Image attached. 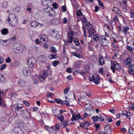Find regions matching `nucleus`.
<instances>
[{"mask_svg": "<svg viewBox=\"0 0 134 134\" xmlns=\"http://www.w3.org/2000/svg\"><path fill=\"white\" fill-rule=\"evenodd\" d=\"M8 20L9 23L12 27L15 26L18 23V18L14 14L9 15Z\"/></svg>", "mask_w": 134, "mask_h": 134, "instance_id": "nucleus-1", "label": "nucleus"}, {"mask_svg": "<svg viewBox=\"0 0 134 134\" xmlns=\"http://www.w3.org/2000/svg\"><path fill=\"white\" fill-rule=\"evenodd\" d=\"M24 49V46L20 44H16V46L13 48L14 52L18 54L22 52Z\"/></svg>", "mask_w": 134, "mask_h": 134, "instance_id": "nucleus-2", "label": "nucleus"}, {"mask_svg": "<svg viewBox=\"0 0 134 134\" xmlns=\"http://www.w3.org/2000/svg\"><path fill=\"white\" fill-rule=\"evenodd\" d=\"M36 61L34 58L31 57L28 59L27 62L28 65L30 67H32L36 64Z\"/></svg>", "mask_w": 134, "mask_h": 134, "instance_id": "nucleus-3", "label": "nucleus"}, {"mask_svg": "<svg viewBox=\"0 0 134 134\" xmlns=\"http://www.w3.org/2000/svg\"><path fill=\"white\" fill-rule=\"evenodd\" d=\"M48 76V74L46 71H42L41 73L38 77L39 80L41 81H43L45 80Z\"/></svg>", "mask_w": 134, "mask_h": 134, "instance_id": "nucleus-4", "label": "nucleus"}, {"mask_svg": "<svg viewBox=\"0 0 134 134\" xmlns=\"http://www.w3.org/2000/svg\"><path fill=\"white\" fill-rule=\"evenodd\" d=\"M85 107L86 112H87L88 113H90L92 112L93 110L92 105L91 104H87L85 105Z\"/></svg>", "mask_w": 134, "mask_h": 134, "instance_id": "nucleus-5", "label": "nucleus"}, {"mask_svg": "<svg viewBox=\"0 0 134 134\" xmlns=\"http://www.w3.org/2000/svg\"><path fill=\"white\" fill-rule=\"evenodd\" d=\"M100 43L103 46H107L108 44V41L105 36H102L101 38Z\"/></svg>", "mask_w": 134, "mask_h": 134, "instance_id": "nucleus-6", "label": "nucleus"}, {"mask_svg": "<svg viewBox=\"0 0 134 134\" xmlns=\"http://www.w3.org/2000/svg\"><path fill=\"white\" fill-rule=\"evenodd\" d=\"M22 70L23 74L25 76H29L30 75V71L29 67H24L23 68Z\"/></svg>", "mask_w": 134, "mask_h": 134, "instance_id": "nucleus-7", "label": "nucleus"}, {"mask_svg": "<svg viewBox=\"0 0 134 134\" xmlns=\"http://www.w3.org/2000/svg\"><path fill=\"white\" fill-rule=\"evenodd\" d=\"M53 2L51 0H42V4L44 6H51Z\"/></svg>", "mask_w": 134, "mask_h": 134, "instance_id": "nucleus-8", "label": "nucleus"}, {"mask_svg": "<svg viewBox=\"0 0 134 134\" xmlns=\"http://www.w3.org/2000/svg\"><path fill=\"white\" fill-rule=\"evenodd\" d=\"M128 68L129 70L128 71L129 73L131 75L134 74V71L133 70L134 66L133 65L132 63H131L128 67Z\"/></svg>", "mask_w": 134, "mask_h": 134, "instance_id": "nucleus-9", "label": "nucleus"}, {"mask_svg": "<svg viewBox=\"0 0 134 134\" xmlns=\"http://www.w3.org/2000/svg\"><path fill=\"white\" fill-rule=\"evenodd\" d=\"M73 40V32H70L68 34V42L70 43L72 42Z\"/></svg>", "mask_w": 134, "mask_h": 134, "instance_id": "nucleus-10", "label": "nucleus"}, {"mask_svg": "<svg viewBox=\"0 0 134 134\" xmlns=\"http://www.w3.org/2000/svg\"><path fill=\"white\" fill-rule=\"evenodd\" d=\"M22 113L23 114L24 116L26 118H29L30 116L29 113L26 110L22 109L20 110Z\"/></svg>", "mask_w": 134, "mask_h": 134, "instance_id": "nucleus-11", "label": "nucleus"}, {"mask_svg": "<svg viewBox=\"0 0 134 134\" xmlns=\"http://www.w3.org/2000/svg\"><path fill=\"white\" fill-rule=\"evenodd\" d=\"M44 10L46 13L50 15H51L52 14V13L54 12L53 8L49 7L46 8Z\"/></svg>", "mask_w": 134, "mask_h": 134, "instance_id": "nucleus-12", "label": "nucleus"}, {"mask_svg": "<svg viewBox=\"0 0 134 134\" xmlns=\"http://www.w3.org/2000/svg\"><path fill=\"white\" fill-rule=\"evenodd\" d=\"M104 131L105 132L110 134L112 132V130L111 127L109 126L106 125L104 128Z\"/></svg>", "mask_w": 134, "mask_h": 134, "instance_id": "nucleus-13", "label": "nucleus"}, {"mask_svg": "<svg viewBox=\"0 0 134 134\" xmlns=\"http://www.w3.org/2000/svg\"><path fill=\"white\" fill-rule=\"evenodd\" d=\"M38 24V21H34L31 23L30 26L33 28H37Z\"/></svg>", "mask_w": 134, "mask_h": 134, "instance_id": "nucleus-14", "label": "nucleus"}, {"mask_svg": "<svg viewBox=\"0 0 134 134\" xmlns=\"http://www.w3.org/2000/svg\"><path fill=\"white\" fill-rule=\"evenodd\" d=\"M113 65L115 68L118 70L120 71L121 69V67L120 65L116 62L114 61Z\"/></svg>", "mask_w": 134, "mask_h": 134, "instance_id": "nucleus-15", "label": "nucleus"}, {"mask_svg": "<svg viewBox=\"0 0 134 134\" xmlns=\"http://www.w3.org/2000/svg\"><path fill=\"white\" fill-rule=\"evenodd\" d=\"M65 98L66 100L64 101L61 100H60V103L63 104V103H64L67 105H69L70 104L69 103L70 101L66 97H65Z\"/></svg>", "mask_w": 134, "mask_h": 134, "instance_id": "nucleus-16", "label": "nucleus"}, {"mask_svg": "<svg viewBox=\"0 0 134 134\" xmlns=\"http://www.w3.org/2000/svg\"><path fill=\"white\" fill-rule=\"evenodd\" d=\"M18 82L19 85L22 87H24L26 85L25 82L23 80L20 79L18 81Z\"/></svg>", "mask_w": 134, "mask_h": 134, "instance_id": "nucleus-17", "label": "nucleus"}, {"mask_svg": "<svg viewBox=\"0 0 134 134\" xmlns=\"http://www.w3.org/2000/svg\"><path fill=\"white\" fill-rule=\"evenodd\" d=\"M87 31L89 34L90 35H92L95 32L94 30L91 27L88 28Z\"/></svg>", "mask_w": 134, "mask_h": 134, "instance_id": "nucleus-18", "label": "nucleus"}, {"mask_svg": "<svg viewBox=\"0 0 134 134\" xmlns=\"http://www.w3.org/2000/svg\"><path fill=\"white\" fill-rule=\"evenodd\" d=\"M131 59L129 57L126 58L124 60V64L125 65H127L131 62Z\"/></svg>", "mask_w": 134, "mask_h": 134, "instance_id": "nucleus-19", "label": "nucleus"}, {"mask_svg": "<svg viewBox=\"0 0 134 134\" xmlns=\"http://www.w3.org/2000/svg\"><path fill=\"white\" fill-rule=\"evenodd\" d=\"M81 117L80 115H77L76 116H75V115L74 114L72 115V118L71 119V120L73 121L75 120H77L79 119Z\"/></svg>", "mask_w": 134, "mask_h": 134, "instance_id": "nucleus-20", "label": "nucleus"}, {"mask_svg": "<svg viewBox=\"0 0 134 134\" xmlns=\"http://www.w3.org/2000/svg\"><path fill=\"white\" fill-rule=\"evenodd\" d=\"M20 64L19 62L18 61H15L11 63L10 65L12 67H15L18 66Z\"/></svg>", "mask_w": 134, "mask_h": 134, "instance_id": "nucleus-21", "label": "nucleus"}, {"mask_svg": "<svg viewBox=\"0 0 134 134\" xmlns=\"http://www.w3.org/2000/svg\"><path fill=\"white\" fill-rule=\"evenodd\" d=\"M47 57L45 55H42L40 56L41 61L45 62L47 60Z\"/></svg>", "mask_w": 134, "mask_h": 134, "instance_id": "nucleus-22", "label": "nucleus"}, {"mask_svg": "<svg viewBox=\"0 0 134 134\" xmlns=\"http://www.w3.org/2000/svg\"><path fill=\"white\" fill-rule=\"evenodd\" d=\"M5 81V79L4 76L2 74H0V82L2 83H3Z\"/></svg>", "mask_w": 134, "mask_h": 134, "instance_id": "nucleus-23", "label": "nucleus"}, {"mask_svg": "<svg viewBox=\"0 0 134 134\" xmlns=\"http://www.w3.org/2000/svg\"><path fill=\"white\" fill-rule=\"evenodd\" d=\"M86 95L88 97H90L92 96V94L91 92L89 90H87L85 93Z\"/></svg>", "mask_w": 134, "mask_h": 134, "instance_id": "nucleus-24", "label": "nucleus"}, {"mask_svg": "<svg viewBox=\"0 0 134 134\" xmlns=\"http://www.w3.org/2000/svg\"><path fill=\"white\" fill-rule=\"evenodd\" d=\"M99 62L100 65H102L105 64L104 60L102 58L100 57L99 59Z\"/></svg>", "mask_w": 134, "mask_h": 134, "instance_id": "nucleus-25", "label": "nucleus"}, {"mask_svg": "<svg viewBox=\"0 0 134 134\" xmlns=\"http://www.w3.org/2000/svg\"><path fill=\"white\" fill-rule=\"evenodd\" d=\"M46 36L45 35H43L40 39L41 42H45L46 41Z\"/></svg>", "mask_w": 134, "mask_h": 134, "instance_id": "nucleus-26", "label": "nucleus"}, {"mask_svg": "<svg viewBox=\"0 0 134 134\" xmlns=\"http://www.w3.org/2000/svg\"><path fill=\"white\" fill-rule=\"evenodd\" d=\"M57 117L61 121H63L64 119V116L60 114H58L57 115Z\"/></svg>", "mask_w": 134, "mask_h": 134, "instance_id": "nucleus-27", "label": "nucleus"}, {"mask_svg": "<svg viewBox=\"0 0 134 134\" xmlns=\"http://www.w3.org/2000/svg\"><path fill=\"white\" fill-rule=\"evenodd\" d=\"M2 34L5 35L8 34V30L5 28L3 29L2 30Z\"/></svg>", "mask_w": 134, "mask_h": 134, "instance_id": "nucleus-28", "label": "nucleus"}, {"mask_svg": "<svg viewBox=\"0 0 134 134\" xmlns=\"http://www.w3.org/2000/svg\"><path fill=\"white\" fill-rule=\"evenodd\" d=\"M93 81H94L96 84H98L100 82L99 78L97 77H96L94 80H93Z\"/></svg>", "mask_w": 134, "mask_h": 134, "instance_id": "nucleus-29", "label": "nucleus"}, {"mask_svg": "<svg viewBox=\"0 0 134 134\" xmlns=\"http://www.w3.org/2000/svg\"><path fill=\"white\" fill-rule=\"evenodd\" d=\"M7 40H0V42L2 45L4 46H7Z\"/></svg>", "mask_w": 134, "mask_h": 134, "instance_id": "nucleus-30", "label": "nucleus"}, {"mask_svg": "<svg viewBox=\"0 0 134 134\" xmlns=\"http://www.w3.org/2000/svg\"><path fill=\"white\" fill-rule=\"evenodd\" d=\"M129 29L128 26H126L124 27V29L123 30V32L125 35H126L127 34V31Z\"/></svg>", "mask_w": 134, "mask_h": 134, "instance_id": "nucleus-31", "label": "nucleus"}, {"mask_svg": "<svg viewBox=\"0 0 134 134\" xmlns=\"http://www.w3.org/2000/svg\"><path fill=\"white\" fill-rule=\"evenodd\" d=\"M102 102L101 101H99L97 102L96 105L97 106L99 107H102L104 105V103H102Z\"/></svg>", "mask_w": 134, "mask_h": 134, "instance_id": "nucleus-32", "label": "nucleus"}, {"mask_svg": "<svg viewBox=\"0 0 134 134\" xmlns=\"http://www.w3.org/2000/svg\"><path fill=\"white\" fill-rule=\"evenodd\" d=\"M113 11H114L117 14H119V10L118 8L116 7H114L113 9Z\"/></svg>", "mask_w": 134, "mask_h": 134, "instance_id": "nucleus-33", "label": "nucleus"}, {"mask_svg": "<svg viewBox=\"0 0 134 134\" xmlns=\"http://www.w3.org/2000/svg\"><path fill=\"white\" fill-rule=\"evenodd\" d=\"M93 121H98L99 120L98 116H94L92 118Z\"/></svg>", "mask_w": 134, "mask_h": 134, "instance_id": "nucleus-34", "label": "nucleus"}, {"mask_svg": "<svg viewBox=\"0 0 134 134\" xmlns=\"http://www.w3.org/2000/svg\"><path fill=\"white\" fill-rule=\"evenodd\" d=\"M50 51L53 53L56 52L57 51L56 48L53 47H52L50 48Z\"/></svg>", "mask_w": 134, "mask_h": 134, "instance_id": "nucleus-35", "label": "nucleus"}, {"mask_svg": "<svg viewBox=\"0 0 134 134\" xmlns=\"http://www.w3.org/2000/svg\"><path fill=\"white\" fill-rule=\"evenodd\" d=\"M93 39L95 41H97L99 38V37L97 34H95L93 36Z\"/></svg>", "mask_w": 134, "mask_h": 134, "instance_id": "nucleus-36", "label": "nucleus"}, {"mask_svg": "<svg viewBox=\"0 0 134 134\" xmlns=\"http://www.w3.org/2000/svg\"><path fill=\"white\" fill-rule=\"evenodd\" d=\"M15 9L16 12H19L21 11V7L19 6H16L15 8Z\"/></svg>", "mask_w": 134, "mask_h": 134, "instance_id": "nucleus-37", "label": "nucleus"}, {"mask_svg": "<svg viewBox=\"0 0 134 134\" xmlns=\"http://www.w3.org/2000/svg\"><path fill=\"white\" fill-rule=\"evenodd\" d=\"M76 14L79 16H81L82 14V13L81 10H79L77 11Z\"/></svg>", "mask_w": 134, "mask_h": 134, "instance_id": "nucleus-38", "label": "nucleus"}, {"mask_svg": "<svg viewBox=\"0 0 134 134\" xmlns=\"http://www.w3.org/2000/svg\"><path fill=\"white\" fill-rule=\"evenodd\" d=\"M94 76L93 75H91L89 77V80L91 81H93L95 79Z\"/></svg>", "mask_w": 134, "mask_h": 134, "instance_id": "nucleus-39", "label": "nucleus"}, {"mask_svg": "<svg viewBox=\"0 0 134 134\" xmlns=\"http://www.w3.org/2000/svg\"><path fill=\"white\" fill-rule=\"evenodd\" d=\"M59 62L58 61L55 60L52 62V64L54 66H56L57 65Z\"/></svg>", "mask_w": 134, "mask_h": 134, "instance_id": "nucleus-40", "label": "nucleus"}, {"mask_svg": "<svg viewBox=\"0 0 134 134\" xmlns=\"http://www.w3.org/2000/svg\"><path fill=\"white\" fill-rule=\"evenodd\" d=\"M80 126L83 127V128H85V129H87L88 128L87 127V126H86L85 124L84 123H81L80 124Z\"/></svg>", "mask_w": 134, "mask_h": 134, "instance_id": "nucleus-41", "label": "nucleus"}, {"mask_svg": "<svg viewBox=\"0 0 134 134\" xmlns=\"http://www.w3.org/2000/svg\"><path fill=\"white\" fill-rule=\"evenodd\" d=\"M70 89V87L69 86H67L66 89L65 90H64V93L65 94H66L67 93L68 91Z\"/></svg>", "mask_w": 134, "mask_h": 134, "instance_id": "nucleus-42", "label": "nucleus"}, {"mask_svg": "<svg viewBox=\"0 0 134 134\" xmlns=\"http://www.w3.org/2000/svg\"><path fill=\"white\" fill-rule=\"evenodd\" d=\"M55 55L52 54H51L49 55V59H52L55 58Z\"/></svg>", "mask_w": 134, "mask_h": 134, "instance_id": "nucleus-43", "label": "nucleus"}, {"mask_svg": "<svg viewBox=\"0 0 134 134\" xmlns=\"http://www.w3.org/2000/svg\"><path fill=\"white\" fill-rule=\"evenodd\" d=\"M5 61L7 63H9L11 62V60L10 57H8L5 60Z\"/></svg>", "mask_w": 134, "mask_h": 134, "instance_id": "nucleus-44", "label": "nucleus"}, {"mask_svg": "<svg viewBox=\"0 0 134 134\" xmlns=\"http://www.w3.org/2000/svg\"><path fill=\"white\" fill-rule=\"evenodd\" d=\"M52 6L55 9H57L58 8V6L57 4L56 3H52Z\"/></svg>", "mask_w": 134, "mask_h": 134, "instance_id": "nucleus-45", "label": "nucleus"}, {"mask_svg": "<svg viewBox=\"0 0 134 134\" xmlns=\"http://www.w3.org/2000/svg\"><path fill=\"white\" fill-rule=\"evenodd\" d=\"M53 94L49 92H48L47 93V98H48L49 97H52V96Z\"/></svg>", "mask_w": 134, "mask_h": 134, "instance_id": "nucleus-46", "label": "nucleus"}, {"mask_svg": "<svg viewBox=\"0 0 134 134\" xmlns=\"http://www.w3.org/2000/svg\"><path fill=\"white\" fill-rule=\"evenodd\" d=\"M6 65L5 64H4L1 67L0 70L2 71L3 69H5L6 68Z\"/></svg>", "mask_w": 134, "mask_h": 134, "instance_id": "nucleus-47", "label": "nucleus"}, {"mask_svg": "<svg viewBox=\"0 0 134 134\" xmlns=\"http://www.w3.org/2000/svg\"><path fill=\"white\" fill-rule=\"evenodd\" d=\"M44 26V25L42 23H40L38 22V24L37 25V27L38 26L39 28L42 27Z\"/></svg>", "mask_w": 134, "mask_h": 134, "instance_id": "nucleus-48", "label": "nucleus"}, {"mask_svg": "<svg viewBox=\"0 0 134 134\" xmlns=\"http://www.w3.org/2000/svg\"><path fill=\"white\" fill-rule=\"evenodd\" d=\"M23 107H19L18 106H16L15 107V109H17L19 111H20V110L23 109Z\"/></svg>", "mask_w": 134, "mask_h": 134, "instance_id": "nucleus-49", "label": "nucleus"}, {"mask_svg": "<svg viewBox=\"0 0 134 134\" xmlns=\"http://www.w3.org/2000/svg\"><path fill=\"white\" fill-rule=\"evenodd\" d=\"M99 119H100V121H103L104 120V117L101 115H99L98 116Z\"/></svg>", "mask_w": 134, "mask_h": 134, "instance_id": "nucleus-50", "label": "nucleus"}, {"mask_svg": "<svg viewBox=\"0 0 134 134\" xmlns=\"http://www.w3.org/2000/svg\"><path fill=\"white\" fill-rule=\"evenodd\" d=\"M88 114L86 113H86H85V114L83 115V118H85L86 117H87L88 115H90V114L89 113H88Z\"/></svg>", "mask_w": 134, "mask_h": 134, "instance_id": "nucleus-51", "label": "nucleus"}, {"mask_svg": "<svg viewBox=\"0 0 134 134\" xmlns=\"http://www.w3.org/2000/svg\"><path fill=\"white\" fill-rule=\"evenodd\" d=\"M66 71L67 72L70 73L72 72V69L70 68H68L66 69Z\"/></svg>", "mask_w": 134, "mask_h": 134, "instance_id": "nucleus-52", "label": "nucleus"}, {"mask_svg": "<svg viewBox=\"0 0 134 134\" xmlns=\"http://www.w3.org/2000/svg\"><path fill=\"white\" fill-rule=\"evenodd\" d=\"M129 132L130 134H134V130L130 129L129 130Z\"/></svg>", "mask_w": 134, "mask_h": 134, "instance_id": "nucleus-53", "label": "nucleus"}, {"mask_svg": "<svg viewBox=\"0 0 134 134\" xmlns=\"http://www.w3.org/2000/svg\"><path fill=\"white\" fill-rule=\"evenodd\" d=\"M62 124H63V125L64 127H66L68 125L67 121H64L62 123Z\"/></svg>", "mask_w": 134, "mask_h": 134, "instance_id": "nucleus-54", "label": "nucleus"}, {"mask_svg": "<svg viewBox=\"0 0 134 134\" xmlns=\"http://www.w3.org/2000/svg\"><path fill=\"white\" fill-rule=\"evenodd\" d=\"M60 125L58 124H56L55 127L54 128L56 130H58L60 128Z\"/></svg>", "mask_w": 134, "mask_h": 134, "instance_id": "nucleus-55", "label": "nucleus"}, {"mask_svg": "<svg viewBox=\"0 0 134 134\" xmlns=\"http://www.w3.org/2000/svg\"><path fill=\"white\" fill-rule=\"evenodd\" d=\"M83 23H85L87 21V19H86L84 15H83V18L82 19Z\"/></svg>", "mask_w": 134, "mask_h": 134, "instance_id": "nucleus-56", "label": "nucleus"}, {"mask_svg": "<svg viewBox=\"0 0 134 134\" xmlns=\"http://www.w3.org/2000/svg\"><path fill=\"white\" fill-rule=\"evenodd\" d=\"M23 103L26 106H27V107L29 106V104L28 103V102L27 101H26L25 100H24L23 101Z\"/></svg>", "mask_w": 134, "mask_h": 134, "instance_id": "nucleus-57", "label": "nucleus"}, {"mask_svg": "<svg viewBox=\"0 0 134 134\" xmlns=\"http://www.w3.org/2000/svg\"><path fill=\"white\" fill-rule=\"evenodd\" d=\"M127 49L130 51H132V47L129 46H127L126 47Z\"/></svg>", "mask_w": 134, "mask_h": 134, "instance_id": "nucleus-58", "label": "nucleus"}, {"mask_svg": "<svg viewBox=\"0 0 134 134\" xmlns=\"http://www.w3.org/2000/svg\"><path fill=\"white\" fill-rule=\"evenodd\" d=\"M130 112H129V111H128V112H127V113L126 115L127 118L129 119H130Z\"/></svg>", "mask_w": 134, "mask_h": 134, "instance_id": "nucleus-59", "label": "nucleus"}, {"mask_svg": "<svg viewBox=\"0 0 134 134\" xmlns=\"http://www.w3.org/2000/svg\"><path fill=\"white\" fill-rule=\"evenodd\" d=\"M62 11L63 12H65L66 11V7L65 6H62Z\"/></svg>", "mask_w": 134, "mask_h": 134, "instance_id": "nucleus-60", "label": "nucleus"}, {"mask_svg": "<svg viewBox=\"0 0 134 134\" xmlns=\"http://www.w3.org/2000/svg\"><path fill=\"white\" fill-rule=\"evenodd\" d=\"M115 67L114 66L111 65V70H112L113 72V73H114L115 72Z\"/></svg>", "mask_w": 134, "mask_h": 134, "instance_id": "nucleus-61", "label": "nucleus"}, {"mask_svg": "<svg viewBox=\"0 0 134 134\" xmlns=\"http://www.w3.org/2000/svg\"><path fill=\"white\" fill-rule=\"evenodd\" d=\"M63 20V23L66 24L67 23L68 21L67 19L66 18H64Z\"/></svg>", "mask_w": 134, "mask_h": 134, "instance_id": "nucleus-62", "label": "nucleus"}, {"mask_svg": "<svg viewBox=\"0 0 134 134\" xmlns=\"http://www.w3.org/2000/svg\"><path fill=\"white\" fill-rule=\"evenodd\" d=\"M130 17L131 18H133L134 17V14L133 12H131L130 13Z\"/></svg>", "mask_w": 134, "mask_h": 134, "instance_id": "nucleus-63", "label": "nucleus"}, {"mask_svg": "<svg viewBox=\"0 0 134 134\" xmlns=\"http://www.w3.org/2000/svg\"><path fill=\"white\" fill-rule=\"evenodd\" d=\"M74 56H75L79 58L80 57V54L78 53H75L73 55Z\"/></svg>", "mask_w": 134, "mask_h": 134, "instance_id": "nucleus-64", "label": "nucleus"}]
</instances>
